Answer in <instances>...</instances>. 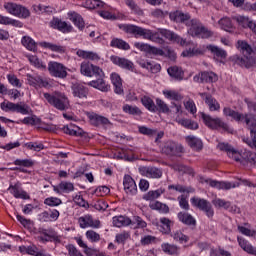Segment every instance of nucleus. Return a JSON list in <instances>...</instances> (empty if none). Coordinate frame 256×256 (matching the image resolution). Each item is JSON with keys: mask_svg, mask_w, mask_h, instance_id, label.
<instances>
[{"mask_svg": "<svg viewBox=\"0 0 256 256\" xmlns=\"http://www.w3.org/2000/svg\"><path fill=\"white\" fill-rule=\"evenodd\" d=\"M70 21L74 23L75 27H77L80 31L85 29V21L81 15L77 14V12H70L68 13Z\"/></svg>", "mask_w": 256, "mask_h": 256, "instance_id": "obj_33", "label": "nucleus"}, {"mask_svg": "<svg viewBox=\"0 0 256 256\" xmlns=\"http://www.w3.org/2000/svg\"><path fill=\"white\" fill-rule=\"evenodd\" d=\"M73 95L78 99H87L89 90L82 84H75L72 86Z\"/></svg>", "mask_w": 256, "mask_h": 256, "instance_id": "obj_31", "label": "nucleus"}, {"mask_svg": "<svg viewBox=\"0 0 256 256\" xmlns=\"http://www.w3.org/2000/svg\"><path fill=\"white\" fill-rule=\"evenodd\" d=\"M176 121L185 129H191L192 131L199 129V124L191 119H176Z\"/></svg>", "mask_w": 256, "mask_h": 256, "instance_id": "obj_43", "label": "nucleus"}, {"mask_svg": "<svg viewBox=\"0 0 256 256\" xmlns=\"http://www.w3.org/2000/svg\"><path fill=\"white\" fill-rule=\"evenodd\" d=\"M8 191H10L11 195H13L15 199H29L27 192L21 189V183L19 182L14 185H10Z\"/></svg>", "mask_w": 256, "mask_h": 256, "instance_id": "obj_22", "label": "nucleus"}, {"mask_svg": "<svg viewBox=\"0 0 256 256\" xmlns=\"http://www.w3.org/2000/svg\"><path fill=\"white\" fill-rule=\"evenodd\" d=\"M40 47H43L44 49H50V51H53L54 53H65V46L51 42H41Z\"/></svg>", "mask_w": 256, "mask_h": 256, "instance_id": "obj_39", "label": "nucleus"}, {"mask_svg": "<svg viewBox=\"0 0 256 256\" xmlns=\"http://www.w3.org/2000/svg\"><path fill=\"white\" fill-rule=\"evenodd\" d=\"M86 237L92 243H97L98 241H101V235H99V233L95 232L94 230H88L86 232Z\"/></svg>", "mask_w": 256, "mask_h": 256, "instance_id": "obj_62", "label": "nucleus"}, {"mask_svg": "<svg viewBox=\"0 0 256 256\" xmlns=\"http://www.w3.org/2000/svg\"><path fill=\"white\" fill-rule=\"evenodd\" d=\"M218 25H220L221 29L224 31H231L233 29V22L229 17H223L218 21Z\"/></svg>", "mask_w": 256, "mask_h": 256, "instance_id": "obj_55", "label": "nucleus"}, {"mask_svg": "<svg viewBox=\"0 0 256 256\" xmlns=\"http://www.w3.org/2000/svg\"><path fill=\"white\" fill-rule=\"evenodd\" d=\"M141 101H142V105H144V107L148 109V111H151L152 113H156L157 105H155V102H153V99H151L148 96H144L142 97Z\"/></svg>", "mask_w": 256, "mask_h": 256, "instance_id": "obj_47", "label": "nucleus"}, {"mask_svg": "<svg viewBox=\"0 0 256 256\" xmlns=\"http://www.w3.org/2000/svg\"><path fill=\"white\" fill-rule=\"evenodd\" d=\"M110 61L114 65H117L118 67H121V69H126V71H133V63L127 59V58H121L119 56H111Z\"/></svg>", "mask_w": 256, "mask_h": 256, "instance_id": "obj_19", "label": "nucleus"}, {"mask_svg": "<svg viewBox=\"0 0 256 256\" xmlns=\"http://www.w3.org/2000/svg\"><path fill=\"white\" fill-rule=\"evenodd\" d=\"M219 77L212 71H203L193 77L194 83H216Z\"/></svg>", "mask_w": 256, "mask_h": 256, "instance_id": "obj_15", "label": "nucleus"}, {"mask_svg": "<svg viewBox=\"0 0 256 256\" xmlns=\"http://www.w3.org/2000/svg\"><path fill=\"white\" fill-rule=\"evenodd\" d=\"M205 47L203 48H193L192 50H186L182 52L183 57H193V55H204Z\"/></svg>", "mask_w": 256, "mask_h": 256, "instance_id": "obj_58", "label": "nucleus"}, {"mask_svg": "<svg viewBox=\"0 0 256 256\" xmlns=\"http://www.w3.org/2000/svg\"><path fill=\"white\" fill-rule=\"evenodd\" d=\"M131 234H129V232H122L116 235V243L119 244H124L125 241H127L128 239H130Z\"/></svg>", "mask_w": 256, "mask_h": 256, "instance_id": "obj_64", "label": "nucleus"}, {"mask_svg": "<svg viewBox=\"0 0 256 256\" xmlns=\"http://www.w3.org/2000/svg\"><path fill=\"white\" fill-rule=\"evenodd\" d=\"M217 147L220 151H224L225 153H227L228 157L230 159H233L237 163H242V165H245V162L247 161L248 163H250V165H254V167H256V153L255 152L245 150L241 154L239 151L235 150V148H233V146H231L229 143H225V142H220L217 145Z\"/></svg>", "mask_w": 256, "mask_h": 256, "instance_id": "obj_2", "label": "nucleus"}, {"mask_svg": "<svg viewBox=\"0 0 256 256\" xmlns=\"http://www.w3.org/2000/svg\"><path fill=\"white\" fill-rule=\"evenodd\" d=\"M89 119L95 127H99V125H109V119L97 114L90 115Z\"/></svg>", "mask_w": 256, "mask_h": 256, "instance_id": "obj_42", "label": "nucleus"}, {"mask_svg": "<svg viewBox=\"0 0 256 256\" xmlns=\"http://www.w3.org/2000/svg\"><path fill=\"white\" fill-rule=\"evenodd\" d=\"M190 201L194 207H197L200 209V211H203V213H205V215L210 219L215 215L211 202L207 201L206 199L193 197Z\"/></svg>", "mask_w": 256, "mask_h": 256, "instance_id": "obj_9", "label": "nucleus"}, {"mask_svg": "<svg viewBox=\"0 0 256 256\" xmlns=\"http://www.w3.org/2000/svg\"><path fill=\"white\" fill-rule=\"evenodd\" d=\"M55 28L62 31V33H71V31H73V26H71V24H67V22L61 20L55 21Z\"/></svg>", "mask_w": 256, "mask_h": 256, "instance_id": "obj_52", "label": "nucleus"}, {"mask_svg": "<svg viewBox=\"0 0 256 256\" xmlns=\"http://www.w3.org/2000/svg\"><path fill=\"white\" fill-rule=\"evenodd\" d=\"M168 74L170 75V77H173L174 79H177L178 81L183 80V70H181V68L177 67V66H172L170 68H168Z\"/></svg>", "mask_w": 256, "mask_h": 256, "instance_id": "obj_46", "label": "nucleus"}, {"mask_svg": "<svg viewBox=\"0 0 256 256\" xmlns=\"http://www.w3.org/2000/svg\"><path fill=\"white\" fill-rule=\"evenodd\" d=\"M85 7L87 9H99L105 7V3L101 0H86Z\"/></svg>", "mask_w": 256, "mask_h": 256, "instance_id": "obj_57", "label": "nucleus"}, {"mask_svg": "<svg viewBox=\"0 0 256 256\" xmlns=\"http://www.w3.org/2000/svg\"><path fill=\"white\" fill-rule=\"evenodd\" d=\"M21 43L26 49H28V51H37V44L31 37L24 36L21 40Z\"/></svg>", "mask_w": 256, "mask_h": 256, "instance_id": "obj_45", "label": "nucleus"}, {"mask_svg": "<svg viewBox=\"0 0 256 256\" xmlns=\"http://www.w3.org/2000/svg\"><path fill=\"white\" fill-rule=\"evenodd\" d=\"M122 109L124 113H128V115H141V109L137 106L125 104Z\"/></svg>", "mask_w": 256, "mask_h": 256, "instance_id": "obj_59", "label": "nucleus"}, {"mask_svg": "<svg viewBox=\"0 0 256 256\" xmlns=\"http://www.w3.org/2000/svg\"><path fill=\"white\" fill-rule=\"evenodd\" d=\"M201 118L203 119L206 127H209V129H223V131H226L227 133H233V128H230L229 124L223 122L221 118H213L205 113L201 114Z\"/></svg>", "mask_w": 256, "mask_h": 256, "instance_id": "obj_6", "label": "nucleus"}, {"mask_svg": "<svg viewBox=\"0 0 256 256\" xmlns=\"http://www.w3.org/2000/svg\"><path fill=\"white\" fill-rule=\"evenodd\" d=\"M232 61L236 65H239L240 67H245V69H251L253 67H256V57L251 56V54H246L244 57H241L239 55L232 56Z\"/></svg>", "mask_w": 256, "mask_h": 256, "instance_id": "obj_11", "label": "nucleus"}, {"mask_svg": "<svg viewBox=\"0 0 256 256\" xmlns=\"http://www.w3.org/2000/svg\"><path fill=\"white\" fill-rule=\"evenodd\" d=\"M237 241H238V244L241 247V249H243V251H245L249 255L256 256V248H255V246L251 245V243H249V241H247L243 237H238Z\"/></svg>", "mask_w": 256, "mask_h": 256, "instance_id": "obj_29", "label": "nucleus"}, {"mask_svg": "<svg viewBox=\"0 0 256 256\" xmlns=\"http://www.w3.org/2000/svg\"><path fill=\"white\" fill-rule=\"evenodd\" d=\"M174 241H179V243H187L189 242V236L183 234L181 230H177L172 234Z\"/></svg>", "mask_w": 256, "mask_h": 256, "instance_id": "obj_60", "label": "nucleus"}, {"mask_svg": "<svg viewBox=\"0 0 256 256\" xmlns=\"http://www.w3.org/2000/svg\"><path fill=\"white\" fill-rule=\"evenodd\" d=\"M139 173L148 179H161L163 177V171L153 166H142L139 168Z\"/></svg>", "mask_w": 256, "mask_h": 256, "instance_id": "obj_14", "label": "nucleus"}, {"mask_svg": "<svg viewBox=\"0 0 256 256\" xmlns=\"http://www.w3.org/2000/svg\"><path fill=\"white\" fill-rule=\"evenodd\" d=\"M243 121L246 124L247 129H249L250 133H254L256 135V118L253 114H245Z\"/></svg>", "mask_w": 256, "mask_h": 256, "instance_id": "obj_36", "label": "nucleus"}, {"mask_svg": "<svg viewBox=\"0 0 256 256\" xmlns=\"http://www.w3.org/2000/svg\"><path fill=\"white\" fill-rule=\"evenodd\" d=\"M110 78L112 85L114 86V92L117 95H123V80L121 79V76L117 73H112Z\"/></svg>", "mask_w": 256, "mask_h": 256, "instance_id": "obj_28", "label": "nucleus"}, {"mask_svg": "<svg viewBox=\"0 0 256 256\" xmlns=\"http://www.w3.org/2000/svg\"><path fill=\"white\" fill-rule=\"evenodd\" d=\"M62 131L66 133V135H72L74 137H81L83 135V130L73 124L63 126Z\"/></svg>", "mask_w": 256, "mask_h": 256, "instance_id": "obj_32", "label": "nucleus"}, {"mask_svg": "<svg viewBox=\"0 0 256 256\" xmlns=\"http://www.w3.org/2000/svg\"><path fill=\"white\" fill-rule=\"evenodd\" d=\"M179 221L188 227H197V220L187 212H179L177 215Z\"/></svg>", "mask_w": 256, "mask_h": 256, "instance_id": "obj_26", "label": "nucleus"}, {"mask_svg": "<svg viewBox=\"0 0 256 256\" xmlns=\"http://www.w3.org/2000/svg\"><path fill=\"white\" fill-rule=\"evenodd\" d=\"M123 186L127 195H137V184L130 175L124 176Z\"/></svg>", "mask_w": 256, "mask_h": 256, "instance_id": "obj_20", "label": "nucleus"}, {"mask_svg": "<svg viewBox=\"0 0 256 256\" xmlns=\"http://www.w3.org/2000/svg\"><path fill=\"white\" fill-rule=\"evenodd\" d=\"M223 115L224 117H231V119L237 121L238 123H243V119H245V114H241L230 107L223 108Z\"/></svg>", "mask_w": 256, "mask_h": 256, "instance_id": "obj_27", "label": "nucleus"}, {"mask_svg": "<svg viewBox=\"0 0 256 256\" xmlns=\"http://www.w3.org/2000/svg\"><path fill=\"white\" fill-rule=\"evenodd\" d=\"M40 233L44 235V237H38L41 243H49V241H53L54 243H61V241H63V237L57 234L53 228L41 229Z\"/></svg>", "mask_w": 256, "mask_h": 256, "instance_id": "obj_12", "label": "nucleus"}, {"mask_svg": "<svg viewBox=\"0 0 256 256\" xmlns=\"http://www.w3.org/2000/svg\"><path fill=\"white\" fill-rule=\"evenodd\" d=\"M4 9H6V11L10 13V15H14L15 17H21L22 19H27L31 17V11L19 4L6 2L4 3Z\"/></svg>", "mask_w": 256, "mask_h": 256, "instance_id": "obj_7", "label": "nucleus"}, {"mask_svg": "<svg viewBox=\"0 0 256 256\" xmlns=\"http://www.w3.org/2000/svg\"><path fill=\"white\" fill-rule=\"evenodd\" d=\"M76 55L78 57H81L82 59H88L90 61H99L101 57H99V54L93 52V51H85V50H77Z\"/></svg>", "mask_w": 256, "mask_h": 256, "instance_id": "obj_35", "label": "nucleus"}, {"mask_svg": "<svg viewBox=\"0 0 256 256\" xmlns=\"http://www.w3.org/2000/svg\"><path fill=\"white\" fill-rule=\"evenodd\" d=\"M163 193H165V189L163 188L150 190L148 193L143 195L142 199H144V201H155V199H159Z\"/></svg>", "mask_w": 256, "mask_h": 256, "instance_id": "obj_37", "label": "nucleus"}, {"mask_svg": "<svg viewBox=\"0 0 256 256\" xmlns=\"http://www.w3.org/2000/svg\"><path fill=\"white\" fill-rule=\"evenodd\" d=\"M48 72L51 77H56L57 79H65L67 77V67L59 62L50 61L48 63Z\"/></svg>", "mask_w": 256, "mask_h": 256, "instance_id": "obj_10", "label": "nucleus"}, {"mask_svg": "<svg viewBox=\"0 0 256 256\" xmlns=\"http://www.w3.org/2000/svg\"><path fill=\"white\" fill-rule=\"evenodd\" d=\"M168 189H173L174 191H178V193H195V188L191 186H183L181 184L169 185Z\"/></svg>", "mask_w": 256, "mask_h": 256, "instance_id": "obj_49", "label": "nucleus"}, {"mask_svg": "<svg viewBox=\"0 0 256 256\" xmlns=\"http://www.w3.org/2000/svg\"><path fill=\"white\" fill-rule=\"evenodd\" d=\"M199 95L202 97V99H204L210 111H219V109H221V105L215 98H213V96L207 93H199Z\"/></svg>", "mask_w": 256, "mask_h": 256, "instance_id": "obj_23", "label": "nucleus"}, {"mask_svg": "<svg viewBox=\"0 0 256 256\" xmlns=\"http://www.w3.org/2000/svg\"><path fill=\"white\" fill-rule=\"evenodd\" d=\"M183 151V146L174 141L168 140L161 146V153L168 157H177Z\"/></svg>", "mask_w": 256, "mask_h": 256, "instance_id": "obj_8", "label": "nucleus"}, {"mask_svg": "<svg viewBox=\"0 0 256 256\" xmlns=\"http://www.w3.org/2000/svg\"><path fill=\"white\" fill-rule=\"evenodd\" d=\"M212 205L216 207V209H229L231 207V202L221 199V198H215L212 200Z\"/></svg>", "mask_w": 256, "mask_h": 256, "instance_id": "obj_48", "label": "nucleus"}, {"mask_svg": "<svg viewBox=\"0 0 256 256\" xmlns=\"http://www.w3.org/2000/svg\"><path fill=\"white\" fill-rule=\"evenodd\" d=\"M173 225V222L166 217L160 218V231L164 234H169L171 233V226Z\"/></svg>", "mask_w": 256, "mask_h": 256, "instance_id": "obj_44", "label": "nucleus"}, {"mask_svg": "<svg viewBox=\"0 0 256 256\" xmlns=\"http://www.w3.org/2000/svg\"><path fill=\"white\" fill-rule=\"evenodd\" d=\"M150 209L154 211H159V213H168L169 212V206L167 204H163L159 201L152 202L149 205Z\"/></svg>", "mask_w": 256, "mask_h": 256, "instance_id": "obj_50", "label": "nucleus"}, {"mask_svg": "<svg viewBox=\"0 0 256 256\" xmlns=\"http://www.w3.org/2000/svg\"><path fill=\"white\" fill-rule=\"evenodd\" d=\"M80 72L86 77H93V75L99 77L97 80L88 82L87 85H89V87H94V89H99V91L104 92H107L109 89H111V86L107 85L105 80H103V70L98 66L89 64V62H82L80 66Z\"/></svg>", "mask_w": 256, "mask_h": 256, "instance_id": "obj_1", "label": "nucleus"}, {"mask_svg": "<svg viewBox=\"0 0 256 256\" xmlns=\"http://www.w3.org/2000/svg\"><path fill=\"white\" fill-rule=\"evenodd\" d=\"M130 225L134 229H145V227H147V222H145L143 218L139 216H134Z\"/></svg>", "mask_w": 256, "mask_h": 256, "instance_id": "obj_53", "label": "nucleus"}, {"mask_svg": "<svg viewBox=\"0 0 256 256\" xmlns=\"http://www.w3.org/2000/svg\"><path fill=\"white\" fill-rule=\"evenodd\" d=\"M169 18L171 21H174V23H183L186 25L188 20L191 19V14L187 12L175 11L169 14Z\"/></svg>", "mask_w": 256, "mask_h": 256, "instance_id": "obj_21", "label": "nucleus"}, {"mask_svg": "<svg viewBox=\"0 0 256 256\" xmlns=\"http://www.w3.org/2000/svg\"><path fill=\"white\" fill-rule=\"evenodd\" d=\"M131 224V220L127 216H114L113 217V225L114 227H127Z\"/></svg>", "mask_w": 256, "mask_h": 256, "instance_id": "obj_40", "label": "nucleus"}, {"mask_svg": "<svg viewBox=\"0 0 256 256\" xmlns=\"http://www.w3.org/2000/svg\"><path fill=\"white\" fill-rule=\"evenodd\" d=\"M206 49L212 53L214 59H227V51L219 48V46L208 45Z\"/></svg>", "mask_w": 256, "mask_h": 256, "instance_id": "obj_30", "label": "nucleus"}, {"mask_svg": "<svg viewBox=\"0 0 256 256\" xmlns=\"http://www.w3.org/2000/svg\"><path fill=\"white\" fill-rule=\"evenodd\" d=\"M43 97L49 105L58 111H67L71 107L69 97L63 92H53L52 94L46 92L43 94Z\"/></svg>", "mask_w": 256, "mask_h": 256, "instance_id": "obj_4", "label": "nucleus"}, {"mask_svg": "<svg viewBox=\"0 0 256 256\" xmlns=\"http://www.w3.org/2000/svg\"><path fill=\"white\" fill-rule=\"evenodd\" d=\"M81 229H87V227H92V229H99L101 227V221L93 219V216L87 214L78 219Z\"/></svg>", "mask_w": 256, "mask_h": 256, "instance_id": "obj_17", "label": "nucleus"}, {"mask_svg": "<svg viewBox=\"0 0 256 256\" xmlns=\"http://www.w3.org/2000/svg\"><path fill=\"white\" fill-rule=\"evenodd\" d=\"M119 29L128 33L129 35H134L136 39L138 37H143V39H148L149 41H153L154 43H163L161 37L157 32H153L149 29H145L143 27H139L133 24H121L119 25Z\"/></svg>", "mask_w": 256, "mask_h": 256, "instance_id": "obj_3", "label": "nucleus"}, {"mask_svg": "<svg viewBox=\"0 0 256 256\" xmlns=\"http://www.w3.org/2000/svg\"><path fill=\"white\" fill-rule=\"evenodd\" d=\"M26 77L28 84L32 87H49V82L39 75L33 76L31 74H27Z\"/></svg>", "mask_w": 256, "mask_h": 256, "instance_id": "obj_24", "label": "nucleus"}, {"mask_svg": "<svg viewBox=\"0 0 256 256\" xmlns=\"http://www.w3.org/2000/svg\"><path fill=\"white\" fill-rule=\"evenodd\" d=\"M240 182H225V181H217L207 179L206 183L210 185V187H214V189H223L224 191H229V189H235L239 187L241 184L245 185L246 187H252L253 183L249 182L246 179H239Z\"/></svg>", "mask_w": 256, "mask_h": 256, "instance_id": "obj_5", "label": "nucleus"}, {"mask_svg": "<svg viewBox=\"0 0 256 256\" xmlns=\"http://www.w3.org/2000/svg\"><path fill=\"white\" fill-rule=\"evenodd\" d=\"M156 107L157 111H159L160 113H165L166 115H169L171 113V109H169L167 103L159 98L156 99Z\"/></svg>", "mask_w": 256, "mask_h": 256, "instance_id": "obj_56", "label": "nucleus"}, {"mask_svg": "<svg viewBox=\"0 0 256 256\" xmlns=\"http://www.w3.org/2000/svg\"><path fill=\"white\" fill-rule=\"evenodd\" d=\"M160 35L164 37V39H167L168 41H171V43H178V45L185 46L187 45V40L183 39L181 36H179L177 33L169 30V29H159Z\"/></svg>", "mask_w": 256, "mask_h": 256, "instance_id": "obj_16", "label": "nucleus"}, {"mask_svg": "<svg viewBox=\"0 0 256 256\" xmlns=\"http://www.w3.org/2000/svg\"><path fill=\"white\" fill-rule=\"evenodd\" d=\"M185 25L188 27V35H191V37H199V32L203 27L201 21H199L197 18H190Z\"/></svg>", "mask_w": 256, "mask_h": 256, "instance_id": "obj_18", "label": "nucleus"}, {"mask_svg": "<svg viewBox=\"0 0 256 256\" xmlns=\"http://www.w3.org/2000/svg\"><path fill=\"white\" fill-rule=\"evenodd\" d=\"M60 189L62 193H71V191H75V186L71 182H61Z\"/></svg>", "mask_w": 256, "mask_h": 256, "instance_id": "obj_63", "label": "nucleus"}, {"mask_svg": "<svg viewBox=\"0 0 256 256\" xmlns=\"http://www.w3.org/2000/svg\"><path fill=\"white\" fill-rule=\"evenodd\" d=\"M162 251L166 253V255H179L181 248L175 244L163 243L161 245Z\"/></svg>", "mask_w": 256, "mask_h": 256, "instance_id": "obj_38", "label": "nucleus"}, {"mask_svg": "<svg viewBox=\"0 0 256 256\" xmlns=\"http://www.w3.org/2000/svg\"><path fill=\"white\" fill-rule=\"evenodd\" d=\"M2 111H12V113H21L22 115H29V108L27 105L15 104L13 102H2L0 104Z\"/></svg>", "mask_w": 256, "mask_h": 256, "instance_id": "obj_13", "label": "nucleus"}, {"mask_svg": "<svg viewBox=\"0 0 256 256\" xmlns=\"http://www.w3.org/2000/svg\"><path fill=\"white\" fill-rule=\"evenodd\" d=\"M61 203H63V201L57 197H49L44 200V205H48V207H58Z\"/></svg>", "mask_w": 256, "mask_h": 256, "instance_id": "obj_61", "label": "nucleus"}, {"mask_svg": "<svg viewBox=\"0 0 256 256\" xmlns=\"http://www.w3.org/2000/svg\"><path fill=\"white\" fill-rule=\"evenodd\" d=\"M234 21L238 23V25H240L241 27H243L244 29H249L253 32V29L255 27V22L253 20H251L250 17L247 16H235L233 17Z\"/></svg>", "mask_w": 256, "mask_h": 256, "instance_id": "obj_25", "label": "nucleus"}, {"mask_svg": "<svg viewBox=\"0 0 256 256\" xmlns=\"http://www.w3.org/2000/svg\"><path fill=\"white\" fill-rule=\"evenodd\" d=\"M110 45L111 47H115L116 49H122L123 51H129V49H131L129 43L119 38L112 39Z\"/></svg>", "mask_w": 256, "mask_h": 256, "instance_id": "obj_41", "label": "nucleus"}, {"mask_svg": "<svg viewBox=\"0 0 256 256\" xmlns=\"http://www.w3.org/2000/svg\"><path fill=\"white\" fill-rule=\"evenodd\" d=\"M186 141L189 147L194 149V151H201V149H203V141L195 136H187Z\"/></svg>", "mask_w": 256, "mask_h": 256, "instance_id": "obj_34", "label": "nucleus"}, {"mask_svg": "<svg viewBox=\"0 0 256 256\" xmlns=\"http://www.w3.org/2000/svg\"><path fill=\"white\" fill-rule=\"evenodd\" d=\"M237 49L242 51V53H246V55H251V53H253V48L245 40L237 41Z\"/></svg>", "mask_w": 256, "mask_h": 256, "instance_id": "obj_51", "label": "nucleus"}, {"mask_svg": "<svg viewBox=\"0 0 256 256\" xmlns=\"http://www.w3.org/2000/svg\"><path fill=\"white\" fill-rule=\"evenodd\" d=\"M163 95L171 101H181L183 99V96L179 92L173 90H165L163 91Z\"/></svg>", "mask_w": 256, "mask_h": 256, "instance_id": "obj_54", "label": "nucleus"}]
</instances>
